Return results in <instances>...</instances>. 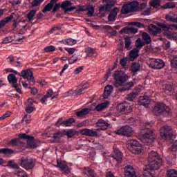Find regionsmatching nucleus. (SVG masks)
I'll return each instance as SVG.
<instances>
[{
  "label": "nucleus",
  "instance_id": "1",
  "mask_svg": "<svg viewBox=\"0 0 177 177\" xmlns=\"http://www.w3.org/2000/svg\"><path fill=\"white\" fill-rule=\"evenodd\" d=\"M148 161L149 165L147 169H151V171H157L162 165V160L160 154L154 151H151L149 153Z\"/></svg>",
  "mask_w": 177,
  "mask_h": 177
},
{
  "label": "nucleus",
  "instance_id": "2",
  "mask_svg": "<svg viewBox=\"0 0 177 177\" xmlns=\"http://www.w3.org/2000/svg\"><path fill=\"white\" fill-rule=\"evenodd\" d=\"M153 124L150 122H146L145 127L146 129H144V133H142L140 136V140L142 141L144 145H147V146H150L156 140V136L154 135V131L153 129H149L150 127H152Z\"/></svg>",
  "mask_w": 177,
  "mask_h": 177
},
{
  "label": "nucleus",
  "instance_id": "3",
  "mask_svg": "<svg viewBox=\"0 0 177 177\" xmlns=\"http://www.w3.org/2000/svg\"><path fill=\"white\" fill-rule=\"evenodd\" d=\"M156 115H163V117H171L172 112L171 109L164 103L156 104L153 108Z\"/></svg>",
  "mask_w": 177,
  "mask_h": 177
},
{
  "label": "nucleus",
  "instance_id": "4",
  "mask_svg": "<svg viewBox=\"0 0 177 177\" xmlns=\"http://www.w3.org/2000/svg\"><path fill=\"white\" fill-rule=\"evenodd\" d=\"M114 79L115 83L114 84L115 86L118 88L121 85V84H124V82H127L128 80H129V77L125 73L116 71L114 74Z\"/></svg>",
  "mask_w": 177,
  "mask_h": 177
},
{
  "label": "nucleus",
  "instance_id": "5",
  "mask_svg": "<svg viewBox=\"0 0 177 177\" xmlns=\"http://www.w3.org/2000/svg\"><path fill=\"white\" fill-rule=\"evenodd\" d=\"M160 136L165 140H171L174 138V131L169 126H163L160 129Z\"/></svg>",
  "mask_w": 177,
  "mask_h": 177
},
{
  "label": "nucleus",
  "instance_id": "6",
  "mask_svg": "<svg viewBox=\"0 0 177 177\" xmlns=\"http://www.w3.org/2000/svg\"><path fill=\"white\" fill-rule=\"evenodd\" d=\"M147 64L151 68H154L155 70H161V68H164L165 66V63L160 59H154L151 58L149 61H147Z\"/></svg>",
  "mask_w": 177,
  "mask_h": 177
},
{
  "label": "nucleus",
  "instance_id": "7",
  "mask_svg": "<svg viewBox=\"0 0 177 177\" xmlns=\"http://www.w3.org/2000/svg\"><path fill=\"white\" fill-rule=\"evenodd\" d=\"M130 148L129 150L133 154H140L143 150V147L140 142L136 140H131L129 142Z\"/></svg>",
  "mask_w": 177,
  "mask_h": 177
},
{
  "label": "nucleus",
  "instance_id": "8",
  "mask_svg": "<svg viewBox=\"0 0 177 177\" xmlns=\"http://www.w3.org/2000/svg\"><path fill=\"white\" fill-rule=\"evenodd\" d=\"M18 136L20 138V139H25L27 140L28 147H30V149H37V147H38L34 137L28 136L26 133H19Z\"/></svg>",
  "mask_w": 177,
  "mask_h": 177
},
{
  "label": "nucleus",
  "instance_id": "9",
  "mask_svg": "<svg viewBox=\"0 0 177 177\" xmlns=\"http://www.w3.org/2000/svg\"><path fill=\"white\" fill-rule=\"evenodd\" d=\"M134 132L135 131H133V129H132V127L126 125L116 131L115 133L116 135H124V136L131 138V136L133 135Z\"/></svg>",
  "mask_w": 177,
  "mask_h": 177
},
{
  "label": "nucleus",
  "instance_id": "10",
  "mask_svg": "<svg viewBox=\"0 0 177 177\" xmlns=\"http://www.w3.org/2000/svg\"><path fill=\"white\" fill-rule=\"evenodd\" d=\"M35 165V160L31 158L21 159V167L25 169H32Z\"/></svg>",
  "mask_w": 177,
  "mask_h": 177
},
{
  "label": "nucleus",
  "instance_id": "11",
  "mask_svg": "<svg viewBox=\"0 0 177 177\" xmlns=\"http://www.w3.org/2000/svg\"><path fill=\"white\" fill-rule=\"evenodd\" d=\"M150 97H151L150 91L146 92L144 96L140 97L138 104L140 106H144V107H149V104H150Z\"/></svg>",
  "mask_w": 177,
  "mask_h": 177
},
{
  "label": "nucleus",
  "instance_id": "12",
  "mask_svg": "<svg viewBox=\"0 0 177 177\" xmlns=\"http://www.w3.org/2000/svg\"><path fill=\"white\" fill-rule=\"evenodd\" d=\"M56 168H59L62 172L64 174H70V167L67 165V162L64 160H57V165H55Z\"/></svg>",
  "mask_w": 177,
  "mask_h": 177
},
{
  "label": "nucleus",
  "instance_id": "13",
  "mask_svg": "<svg viewBox=\"0 0 177 177\" xmlns=\"http://www.w3.org/2000/svg\"><path fill=\"white\" fill-rule=\"evenodd\" d=\"M21 76L23 77L24 80H27L29 82L34 83V73L30 69L24 70L21 72Z\"/></svg>",
  "mask_w": 177,
  "mask_h": 177
},
{
  "label": "nucleus",
  "instance_id": "14",
  "mask_svg": "<svg viewBox=\"0 0 177 177\" xmlns=\"http://www.w3.org/2000/svg\"><path fill=\"white\" fill-rule=\"evenodd\" d=\"M118 110L122 114H127V113L132 111V108L127 102H122L118 105Z\"/></svg>",
  "mask_w": 177,
  "mask_h": 177
},
{
  "label": "nucleus",
  "instance_id": "15",
  "mask_svg": "<svg viewBox=\"0 0 177 177\" xmlns=\"http://www.w3.org/2000/svg\"><path fill=\"white\" fill-rule=\"evenodd\" d=\"M102 2L104 5L100 8V12L110 10L115 5L114 0H102Z\"/></svg>",
  "mask_w": 177,
  "mask_h": 177
},
{
  "label": "nucleus",
  "instance_id": "16",
  "mask_svg": "<svg viewBox=\"0 0 177 177\" xmlns=\"http://www.w3.org/2000/svg\"><path fill=\"white\" fill-rule=\"evenodd\" d=\"M81 135L84 136H89L90 138H95L97 136V132L93 129H84L80 130Z\"/></svg>",
  "mask_w": 177,
  "mask_h": 177
},
{
  "label": "nucleus",
  "instance_id": "17",
  "mask_svg": "<svg viewBox=\"0 0 177 177\" xmlns=\"http://www.w3.org/2000/svg\"><path fill=\"white\" fill-rule=\"evenodd\" d=\"M81 135L84 136H89L90 138H95L97 136V132L93 129H84L80 130Z\"/></svg>",
  "mask_w": 177,
  "mask_h": 177
},
{
  "label": "nucleus",
  "instance_id": "18",
  "mask_svg": "<svg viewBox=\"0 0 177 177\" xmlns=\"http://www.w3.org/2000/svg\"><path fill=\"white\" fill-rule=\"evenodd\" d=\"M124 171L126 177H136V171L133 167L131 165L126 166Z\"/></svg>",
  "mask_w": 177,
  "mask_h": 177
},
{
  "label": "nucleus",
  "instance_id": "19",
  "mask_svg": "<svg viewBox=\"0 0 177 177\" xmlns=\"http://www.w3.org/2000/svg\"><path fill=\"white\" fill-rule=\"evenodd\" d=\"M96 124H97V127H98L97 131H106V129L109 128V123H107L106 120H104L102 119H100L97 122Z\"/></svg>",
  "mask_w": 177,
  "mask_h": 177
},
{
  "label": "nucleus",
  "instance_id": "20",
  "mask_svg": "<svg viewBox=\"0 0 177 177\" xmlns=\"http://www.w3.org/2000/svg\"><path fill=\"white\" fill-rule=\"evenodd\" d=\"M34 103H36L37 104V101H34L31 98L28 100V104L25 110L28 114H31V113L35 110V107L33 106Z\"/></svg>",
  "mask_w": 177,
  "mask_h": 177
},
{
  "label": "nucleus",
  "instance_id": "21",
  "mask_svg": "<svg viewBox=\"0 0 177 177\" xmlns=\"http://www.w3.org/2000/svg\"><path fill=\"white\" fill-rule=\"evenodd\" d=\"M119 12H120V9H118V8H113L112 12L108 16L109 21H115L117 15H118Z\"/></svg>",
  "mask_w": 177,
  "mask_h": 177
},
{
  "label": "nucleus",
  "instance_id": "22",
  "mask_svg": "<svg viewBox=\"0 0 177 177\" xmlns=\"http://www.w3.org/2000/svg\"><path fill=\"white\" fill-rule=\"evenodd\" d=\"M84 174L85 175V177H97V174H96V172L95 171L89 167H85Z\"/></svg>",
  "mask_w": 177,
  "mask_h": 177
},
{
  "label": "nucleus",
  "instance_id": "23",
  "mask_svg": "<svg viewBox=\"0 0 177 177\" xmlns=\"http://www.w3.org/2000/svg\"><path fill=\"white\" fill-rule=\"evenodd\" d=\"M120 32L124 34H136V32H138V28L133 27H124L120 30Z\"/></svg>",
  "mask_w": 177,
  "mask_h": 177
},
{
  "label": "nucleus",
  "instance_id": "24",
  "mask_svg": "<svg viewBox=\"0 0 177 177\" xmlns=\"http://www.w3.org/2000/svg\"><path fill=\"white\" fill-rule=\"evenodd\" d=\"M90 111H91V109L84 108V109H82L80 111L76 112V115L79 118H82V117H85V115L89 114Z\"/></svg>",
  "mask_w": 177,
  "mask_h": 177
},
{
  "label": "nucleus",
  "instance_id": "25",
  "mask_svg": "<svg viewBox=\"0 0 177 177\" xmlns=\"http://www.w3.org/2000/svg\"><path fill=\"white\" fill-rule=\"evenodd\" d=\"M122 152L118 149L115 150L114 153L113 155V158L115 160L118 162H120L122 160Z\"/></svg>",
  "mask_w": 177,
  "mask_h": 177
},
{
  "label": "nucleus",
  "instance_id": "26",
  "mask_svg": "<svg viewBox=\"0 0 177 177\" xmlns=\"http://www.w3.org/2000/svg\"><path fill=\"white\" fill-rule=\"evenodd\" d=\"M166 20L167 21H171L172 23H177V15L174 12H169L166 15Z\"/></svg>",
  "mask_w": 177,
  "mask_h": 177
},
{
  "label": "nucleus",
  "instance_id": "27",
  "mask_svg": "<svg viewBox=\"0 0 177 177\" xmlns=\"http://www.w3.org/2000/svg\"><path fill=\"white\" fill-rule=\"evenodd\" d=\"M75 122V120L73 118L67 119L66 120L61 122V125L62 127H71L73 125V124H74Z\"/></svg>",
  "mask_w": 177,
  "mask_h": 177
},
{
  "label": "nucleus",
  "instance_id": "28",
  "mask_svg": "<svg viewBox=\"0 0 177 177\" xmlns=\"http://www.w3.org/2000/svg\"><path fill=\"white\" fill-rule=\"evenodd\" d=\"M107 107H109V102H105L97 105L95 110H96V111H102L104 110V109H107Z\"/></svg>",
  "mask_w": 177,
  "mask_h": 177
},
{
  "label": "nucleus",
  "instance_id": "29",
  "mask_svg": "<svg viewBox=\"0 0 177 177\" xmlns=\"http://www.w3.org/2000/svg\"><path fill=\"white\" fill-rule=\"evenodd\" d=\"M113 87L111 85H108L105 87V89L104 91V95L105 99H107V97H109V96H110V94L113 93Z\"/></svg>",
  "mask_w": 177,
  "mask_h": 177
},
{
  "label": "nucleus",
  "instance_id": "30",
  "mask_svg": "<svg viewBox=\"0 0 177 177\" xmlns=\"http://www.w3.org/2000/svg\"><path fill=\"white\" fill-rule=\"evenodd\" d=\"M12 19H13V15H10L9 17H6V18L0 21V28H2V27H5L7 23H9V21H11Z\"/></svg>",
  "mask_w": 177,
  "mask_h": 177
},
{
  "label": "nucleus",
  "instance_id": "31",
  "mask_svg": "<svg viewBox=\"0 0 177 177\" xmlns=\"http://www.w3.org/2000/svg\"><path fill=\"white\" fill-rule=\"evenodd\" d=\"M139 56V50L134 48L129 53L130 60H135Z\"/></svg>",
  "mask_w": 177,
  "mask_h": 177
},
{
  "label": "nucleus",
  "instance_id": "32",
  "mask_svg": "<svg viewBox=\"0 0 177 177\" xmlns=\"http://www.w3.org/2000/svg\"><path fill=\"white\" fill-rule=\"evenodd\" d=\"M149 31L153 34H160L161 32V28L157 27L155 25L151 24L149 27Z\"/></svg>",
  "mask_w": 177,
  "mask_h": 177
},
{
  "label": "nucleus",
  "instance_id": "33",
  "mask_svg": "<svg viewBox=\"0 0 177 177\" xmlns=\"http://www.w3.org/2000/svg\"><path fill=\"white\" fill-rule=\"evenodd\" d=\"M142 39L145 41L144 42L147 44V45L151 43V37H150V35L146 32L142 33Z\"/></svg>",
  "mask_w": 177,
  "mask_h": 177
},
{
  "label": "nucleus",
  "instance_id": "34",
  "mask_svg": "<svg viewBox=\"0 0 177 177\" xmlns=\"http://www.w3.org/2000/svg\"><path fill=\"white\" fill-rule=\"evenodd\" d=\"M8 80L10 84H12V85H16L17 84V77L14 74H10L8 76Z\"/></svg>",
  "mask_w": 177,
  "mask_h": 177
},
{
  "label": "nucleus",
  "instance_id": "35",
  "mask_svg": "<svg viewBox=\"0 0 177 177\" xmlns=\"http://www.w3.org/2000/svg\"><path fill=\"white\" fill-rule=\"evenodd\" d=\"M13 149L9 148H2L0 149V154H4V156H9L13 154Z\"/></svg>",
  "mask_w": 177,
  "mask_h": 177
},
{
  "label": "nucleus",
  "instance_id": "36",
  "mask_svg": "<svg viewBox=\"0 0 177 177\" xmlns=\"http://www.w3.org/2000/svg\"><path fill=\"white\" fill-rule=\"evenodd\" d=\"M80 55L79 53L73 55L71 58L68 59L69 64H73L76 63V62H78V60H80Z\"/></svg>",
  "mask_w": 177,
  "mask_h": 177
},
{
  "label": "nucleus",
  "instance_id": "37",
  "mask_svg": "<svg viewBox=\"0 0 177 177\" xmlns=\"http://www.w3.org/2000/svg\"><path fill=\"white\" fill-rule=\"evenodd\" d=\"M86 10H88L87 16L88 17H92V16H93V14L95 13V7H93V5L89 4L87 6Z\"/></svg>",
  "mask_w": 177,
  "mask_h": 177
},
{
  "label": "nucleus",
  "instance_id": "38",
  "mask_svg": "<svg viewBox=\"0 0 177 177\" xmlns=\"http://www.w3.org/2000/svg\"><path fill=\"white\" fill-rule=\"evenodd\" d=\"M62 42L64 44V45L72 46V45H75V44H77V40L74 39H66L65 40H62Z\"/></svg>",
  "mask_w": 177,
  "mask_h": 177
},
{
  "label": "nucleus",
  "instance_id": "39",
  "mask_svg": "<svg viewBox=\"0 0 177 177\" xmlns=\"http://www.w3.org/2000/svg\"><path fill=\"white\" fill-rule=\"evenodd\" d=\"M84 89H88V86H86L85 84H81L78 88L75 90L77 95H82Z\"/></svg>",
  "mask_w": 177,
  "mask_h": 177
},
{
  "label": "nucleus",
  "instance_id": "40",
  "mask_svg": "<svg viewBox=\"0 0 177 177\" xmlns=\"http://www.w3.org/2000/svg\"><path fill=\"white\" fill-rule=\"evenodd\" d=\"M53 5H55V3L51 0L50 3H48L43 9V13H46V12H49L50 10H52L53 8Z\"/></svg>",
  "mask_w": 177,
  "mask_h": 177
},
{
  "label": "nucleus",
  "instance_id": "41",
  "mask_svg": "<svg viewBox=\"0 0 177 177\" xmlns=\"http://www.w3.org/2000/svg\"><path fill=\"white\" fill-rule=\"evenodd\" d=\"M129 6H130V9L132 12H137L138 6H139V3L137 1H133L129 3Z\"/></svg>",
  "mask_w": 177,
  "mask_h": 177
},
{
  "label": "nucleus",
  "instance_id": "42",
  "mask_svg": "<svg viewBox=\"0 0 177 177\" xmlns=\"http://www.w3.org/2000/svg\"><path fill=\"white\" fill-rule=\"evenodd\" d=\"M145 45H146V43L143 41H142V39L138 38L136 41V46L137 49H142V48H143V46H145Z\"/></svg>",
  "mask_w": 177,
  "mask_h": 177
},
{
  "label": "nucleus",
  "instance_id": "43",
  "mask_svg": "<svg viewBox=\"0 0 177 177\" xmlns=\"http://www.w3.org/2000/svg\"><path fill=\"white\" fill-rule=\"evenodd\" d=\"M64 136V133H63L61 131H58L57 133H55L53 136V139L55 140V142H59V139H62Z\"/></svg>",
  "mask_w": 177,
  "mask_h": 177
},
{
  "label": "nucleus",
  "instance_id": "44",
  "mask_svg": "<svg viewBox=\"0 0 177 177\" xmlns=\"http://www.w3.org/2000/svg\"><path fill=\"white\" fill-rule=\"evenodd\" d=\"M125 41V48L126 49L131 50V45H132V40L131 39V37L127 36L124 38Z\"/></svg>",
  "mask_w": 177,
  "mask_h": 177
},
{
  "label": "nucleus",
  "instance_id": "45",
  "mask_svg": "<svg viewBox=\"0 0 177 177\" xmlns=\"http://www.w3.org/2000/svg\"><path fill=\"white\" fill-rule=\"evenodd\" d=\"M140 70V64L138 62H133L131 65V71L133 73H138Z\"/></svg>",
  "mask_w": 177,
  "mask_h": 177
},
{
  "label": "nucleus",
  "instance_id": "46",
  "mask_svg": "<svg viewBox=\"0 0 177 177\" xmlns=\"http://www.w3.org/2000/svg\"><path fill=\"white\" fill-rule=\"evenodd\" d=\"M176 7V4L174 2H169L164 4L162 8V9H174V8Z\"/></svg>",
  "mask_w": 177,
  "mask_h": 177
},
{
  "label": "nucleus",
  "instance_id": "47",
  "mask_svg": "<svg viewBox=\"0 0 177 177\" xmlns=\"http://www.w3.org/2000/svg\"><path fill=\"white\" fill-rule=\"evenodd\" d=\"M122 12L124 15H127L131 12H132V10H131V7L129 3L123 6L122 8Z\"/></svg>",
  "mask_w": 177,
  "mask_h": 177
},
{
  "label": "nucleus",
  "instance_id": "48",
  "mask_svg": "<svg viewBox=\"0 0 177 177\" xmlns=\"http://www.w3.org/2000/svg\"><path fill=\"white\" fill-rule=\"evenodd\" d=\"M174 92V87L171 84H167L165 88V93L171 95Z\"/></svg>",
  "mask_w": 177,
  "mask_h": 177
},
{
  "label": "nucleus",
  "instance_id": "49",
  "mask_svg": "<svg viewBox=\"0 0 177 177\" xmlns=\"http://www.w3.org/2000/svg\"><path fill=\"white\" fill-rule=\"evenodd\" d=\"M35 15H37V10H32L27 14V18L31 21V20H34Z\"/></svg>",
  "mask_w": 177,
  "mask_h": 177
},
{
  "label": "nucleus",
  "instance_id": "50",
  "mask_svg": "<svg viewBox=\"0 0 177 177\" xmlns=\"http://www.w3.org/2000/svg\"><path fill=\"white\" fill-rule=\"evenodd\" d=\"M137 96H138V93L136 92L131 93L127 95V100H129V102H133V100L136 99Z\"/></svg>",
  "mask_w": 177,
  "mask_h": 177
},
{
  "label": "nucleus",
  "instance_id": "51",
  "mask_svg": "<svg viewBox=\"0 0 177 177\" xmlns=\"http://www.w3.org/2000/svg\"><path fill=\"white\" fill-rule=\"evenodd\" d=\"M8 167H10V168H13L15 169H17L19 168V165L15 162V160H9L7 162Z\"/></svg>",
  "mask_w": 177,
  "mask_h": 177
},
{
  "label": "nucleus",
  "instance_id": "52",
  "mask_svg": "<svg viewBox=\"0 0 177 177\" xmlns=\"http://www.w3.org/2000/svg\"><path fill=\"white\" fill-rule=\"evenodd\" d=\"M72 5L73 3H71V1H66L61 4V8L62 9H63V10H66V9L68 8V6H71Z\"/></svg>",
  "mask_w": 177,
  "mask_h": 177
},
{
  "label": "nucleus",
  "instance_id": "53",
  "mask_svg": "<svg viewBox=\"0 0 177 177\" xmlns=\"http://www.w3.org/2000/svg\"><path fill=\"white\" fill-rule=\"evenodd\" d=\"M65 134L66 135V136L68 138H73V136H74L75 135V131L74 129H69L67 131H66V130H64Z\"/></svg>",
  "mask_w": 177,
  "mask_h": 177
},
{
  "label": "nucleus",
  "instance_id": "54",
  "mask_svg": "<svg viewBox=\"0 0 177 177\" xmlns=\"http://www.w3.org/2000/svg\"><path fill=\"white\" fill-rule=\"evenodd\" d=\"M161 5V0H152L151 1V6L153 8H158Z\"/></svg>",
  "mask_w": 177,
  "mask_h": 177
},
{
  "label": "nucleus",
  "instance_id": "55",
  "mask_svg": "<svg viewBox=\"0 0 177 177\" xmlns=\"http://www.w3.org/2000/svg\"><path fill=\"white\" fill-rule=\"evenodd\" d=\"M86 53H87L88 56H89V55H95V53H96V50L91 47H87L86 48Z\"/></svg>",
  "mask_w": 177,
  "mask_h": 177
},
{
  "label": "nucleus",
  "instance_id": "56",
  "mask_svg": "<svg viewBox=\"0 0 177 177\" xmlns=\"http://www.w3.org/2000/svg\"><path fill=\"white\" fill-rule=\"evenodd\" d=\"M167 176L169 177H177V171L175 169L168 170Z\"/></svg>",
  "mask_w": 177,
  "mask_h": 177
},
{
  "label": "nucleus",
  "instance_id": "57",
  "mask_svg": "<svg viewBox=\"0 0 177 177\" xmlns=\"http://www.w3.org/2000/svg\"><path fill=\"white\" fill-rule=\"evenodd\" d=\"M43 1L44 0H33V1L31 2V7L37 8V6H39Z\"/></svg>",
  "mask_w": 177,
  "mask_h": 177
},
{
  "label": "nucleus",
  "instance_id": "58",
  "mask_svg": "<svg viewBox=\"0 0 177 177\" xmlns=\"http://www.w3.org/2000/svg\"><path fill=\"white\" fill-rule=\"evenodd\" d=\"M171 67L177 70V55L174 56L171 62Z\"/></svg>",
  "mask_w": 177,
  "mask_h": 177
},
{
  "label": "nucleus",
  "instance_id": "59",
  "mask_svg": "<svg viewBox=\"0 0 177 177\" xmlns=\"http://www.w3.org/2000/svg\"><path fill=\"white\" fill-rule=\"evenodd\" d=\"M45 52L49 53V52H55L56 50V47L54 46H49L46 48H44Z\"/></svg>",
  "mask_w": 177,
  "mask_h": 177
},
{
  "label": "nucleus",
  "instance_id": "60",
  "mask_svg": "<svg viewBox=\"0 0 177 177\" xmlns=\"http://www.w3.org/2000/svg\"><path fill=\"white\" fill-rule=\"evenodd\" d=\"M131 26H134L136 27H138V28H142L143 27V24L138 22V21H133L131 23Z\"/></svg>",
  "mask_w": 177,
  "mask_h": 177
},
{
  "label": "nucleus",
  "instance_id": "61",
  "mask_svg": "<svg viewBox=\"0 0 177 177\" xmlns=\"http://www.w3.org/2000/svg\"><path fill=\"white\" fill-rule=\"evenodd\" d=\"M65 50H66L69 55H74L75 53V48H65Z\"/></svg>",
  "mask_w": 177,
  "mask_h": 177
},
{
  "label": "nucleus",
  "instance_id": "62",
  "mask_svg": "<svg viewBox=\"0 0 177 177\" xmlns=\"http://www.w3.org/2000/svg\"><path fill=\"white\" fill-rule=\"evenodd\" d=\"M23 120L25 121L26 124H30V121H31V115H26L24 117Z\"/></svg>",
  "mask_w": 177,
  "mask_h": 177
},
{
  "label": "nucleus",
  "instance_id": "63",
  "mask_svg": "<svg viewBox=\"0 0 177 177\" xmlns=\"http://www.w3.org/2000/svg\"><path fill=\"white\" fill-rule=\"evenodd\" d=\"M18 176H20V177H28V176H27V173H26L24 170L18 171Z\"/></svg>",
  "mask_w": 177,
  "mask_h": 177
},
{
  "label": "nucleus",
  "instance_id": "64",
  "mask_svg": "<svg viewBox=\"0 0 177 177\" xmlns=\"http://www.w3.org/2000/svg\"><path fill=\"white\" fill-rule=\"evenodd\" d=\"M12 39L10 37H7L4 39H3V44H9L12 42Z\"/></svg>",
  "mask_w": 177,
  "mask_h": 177
}]
</instances>
